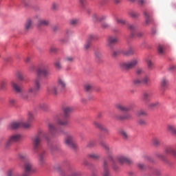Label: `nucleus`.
<instances>
[{
	"instance_id": "1",
	"label": "nucleus",
	"mask_w": 176,
	"mask_h": 176,
	"mask_svg": "<svg viewBox=\"0 0 176 176\" xmlns=\"http://www.w3.org/2000/svg\"><path fill=\"white\" fill-rule=\"evenodd\" d=\"M12 88L16 94H19V98L23 101H31L32 96H35L42 87V79L41 77H36L34 80V86L29 87L25 92H23V89L16 82H11Z\"/></svg>"
},
{
	"instance_id": "2",
	"label": "nucleus",
	"mask_w": 176,
	"mask_h": 176,
	"mask_svg": "<svg viewBox=\"0 0 176 176\" xmlns=\"http://www.w3.org/2000/svg\"><path fill=\"white\" fill-rule=\"evenodd\" d=\"M42 138L47 140L46 133H44L42 131H39L37 135L32 138L33 148L35 151H38L42 148Z\"/></svg>"
},
{
	"instance_id": "3",
	"label": "nucleus",
	"mask_w": 176,
	"mask_h": 176,
	"mask_svg": "<svg viewBox=\"0 0 176 176\" xmlns=\"http://www.w3.org/2000/svg\"><path fill=\"white\" fill-rule=\"evenodd\" d=\"M47 68H49L47 65L45 63H41L40 65H38L36 72L37 75H38V76H41V75H42V76H43L44 78H49V76H50V72H49Z\"/></svg>"
},
{
	"instance_id": "4",
	"label": "nucleus",
	"mask_w": 176,
	"mask_h": 176,
	"mask_svg": "<svg viewBox=\"0 0 176 176\" xmlns=\"http://www.w3.org/2000/svg\"><path fill=\"white\" fill-rule=\"evenodd\" d=\"M138 63H140V59L134 58L129 62L121 63L120 65L122 69H131L135 67H137V65H138Z\"/></svg>"
},
{
	"instance_id": "5",
	"label": "nucleus",
	"mask_w": 176,
	"mask_h": 176,
	"mask_svg": "<svg viewBox=\"0 0 176 176\" xmlns=\"http://www.w3.org/2000/svg\"><path fill=\"white\" fill-rule=\"evenodd\" d=\"M21 140V135L19 133L12 134L9 136L6 143V146H10L12 144H16V142H19Z\"/></svg>"
},
{
	"instance_id": "6",
	"label": "nucleus",
	"mask_w": 176,
	"mask_h": 176,
	"mask_svg": "<svg viewBox=\"0 0 176 176\" xmlns=\"http://www.w3.org/2000/svg\"><path fill=\"white\" fill-rule=\"evenodd\" d=\"M30 123H24L23 122H13L9 124L8 129L10 130H16V129H20V127H23V129H30Z\"/></svg>"
},
{
	"instance_id": "7",
	"label": "nucleus",
	"mask_w": 176,
	"mask_h": 176,
	"mask_svg": "<svg viewBox=\"0 0 176 176\" xmlns=\"http://www.w3.org/2000/svg\"><path fill=\"white\" fill-rule=\"evenodd\" d=\"M34 171V165L31 161H27L24 163L23 173L21 176H29Z\"/></svg>"
},
{
	"instance_id": "8",
	"label": "nucleus",
	"mask_w": 176,
	"mask_h": 176,
	"mask_svg": "<svg viewBox=\"0 0 176 176\" xmlns=\"http://www.w3.org/2000/svg\"><path fill=\"white\" fill-rule=\"evenodd\" d=\"M48 130L51 135H61L64 134V130L63 129H56V126L52 123L48 124Z\"/></svg>"
},
{
	"instance_id": "9",
	"label": "nucleus",
	"mask_w": 176,
	"mask_h": 176,
	"mask_svg": "<svg viewBox=\"0 0 176 176\" xmlns=\"http://www.w3.org/2000/svg\"><path fill=\"white\" fill-rule=\"evenodd\" d=\"M74 140V135L69 134L65 138V145H67V146H69V148H72V149H76V148H78V146L76 145V144H75Z\"/></svg>"
},
{
	"instance_id": "10",
	"label": "nucleus",
	"mask_w": 176,
	"mask_h": 176,
	"mask_svg": "<svg viewBox=\"0 0 176 176\" xmlns=\"http://www.w3.org/2000/svg\"><path fill=\"white\" fill-rule=\"evenodd\" d=\"M47 94L49 96H58V86L56 85H49L46 88Z\"/></svg>"
},
{
	"instance_id": "11",
	"label": "nucleus",
	"mask_w": 176,
	"mask_h": 176,
	"mask_svg": "<svg viewBox=\"0 0 176 176\" xmlns=\"http://www.w3.org/2000/svg\"><path fill=\"white\" fill-rule=\"evenodd\" d=\"M116 160L120 164H131L133 163V161L130 158L122 155H118L116 157Z\"/></svg>"
},
{
	"instance_id": "12",
	"label": "nucleus",
	"mask_w": 176,
	"mask_h": 176,
	"mask_svg": "<svg viewBox=\"0 0 176 176\" xmlns=\"http://www.w3.org/2000/svg\"><path fill=\"white\" fill-rule=\"evenodd\" d=\"M119 42V38L116 36H109L107 38V46L109 49H113V45Z\"/></svg>"
},
{
	"instance_id": "13",
	"label": "nucleus",
	"mask_w": 176,
	"mask_h": 176,
	"mask_svg": "<svg viewBox=\"0 0 176 176\" xmlns=\"http://www.w3.org/2000/svg\"><path fill=\"white\" fill-rule=\"evenodd\" d=\"M102 169L103 176H111V173H109V164L108 163V160L105 158L102 160Z\"/></svg>"
},
{
	"instance_id": "14",
	"label": "nucleus",
	"mask_w": 176,
	"mask_h": 176,
	"mask_svg": "<svg viewBox=\"0 0 176 176\" xmlns=\"http://www.w3.org/2000/svg\"><path fill=\"white\" fill-rule=\"evenodd\" d=\"M55 170H56V171H58L59 173L60 176H80V175H82L80 172H78V171H72L69 175H67V173L64 170H61L60 166H56L55 168Z\"/></svg>"
},
{
	"instance_id": "15",
	"label": "nucleus",
	"mask_w": 176,
	"mask_h": 176,
	"mask_svg": "<svg viewBox=\"0 0 176 176\" xmlns=\"http://www.w3.org/2000/svg\"><path fill=\"white\" fill-rule=\"evenodd\" d=\"M153 97V92L151 91H144L142 94V100L144 102H149L152 98Z\"/></svg>"
},
{
	"instance_id": "16",
	"label": "nucleus",
	"mask_w": 176,
	"mask_h": 176,
	"mask_svg": "<svg viewBox=\"0 0 176 176\" xmlns=\"http://www.w3.org/2000/svg\"><path fill=\"white\" fill-rule=\"evenodd\" d=\"M116 108L118 111H121V112H129L131 109V106H124L120 103H118L116 104Z\"/></svg>"
},
{
	"instance_id": "17",
	"label": "nucleus",
	"mask_w": 176,
	"mask_h": 176,
	"mask_svg": "<svg viewBox=\"0 0 176 176\" xmlns=\"http://www.w3.org/2000/svg\"><path fill=\"white\" fill-rule=\"evenodd\" d=\"M165 156L173 155L174 157H176V150L173 147H166L164 150Z\"/></svg>"
},
{
	"instance_id": "18",
	"label": "nucleus",
	"mask_w": 176,
	"mask_h": 176,
	"mask_svg": "<svg viewBox=\"0 0 176 176\" xmlns=\"http://www.w3.org/2000/svg\"><path fill=\"white\" fill-rule=\"evenodd\" d=\"M17 157L19 160H21V162H29L30 161V157H28V154L25 153H19L17 155Z\"/></svg>"
},
{
	"instance_id": "19",
	"label": "nucleus",
	"mask_w": 176,
	"mask_h": 176,
	"mask_svg": "<svg viewBox=\"0 0 176 176\" xmlns=\"http://www.w3.org/2000/svg\"><path fill=\"white\" fill-rule=\"evenodd\" d=\"M112 118L117 120H129V119H131V114L126 113L124 116H112Z\"/></svg>"
},
{
	"instance_id": "20",
	"label": "nucleus",
	"mask_w": 176,
	"mask_h": 176,
	"mask_svg": "<svg viewBox=\"0 0 176 176\" xmlns=\"http://www.w3.org/2000/svg\"><path fill=\"white\" fill-rule=\"evenodd\" d=\"M72 112H74V108L72 107L65 106L63 107V113L65 118H67V116H69V114L72 113Z\"/></svg>"
},
{
	"instance_id": "21",
	"label": "nucleus",
	"mask_w": 176,
	"mask_h": 176,
	"mask_svg": "<svg viewBox=\"0 0 176 176\" xmlns=\"http://www.w3.org/2000/svg\"><path fill=\"white\" fill-rule=\"evenodd\" d=\"M118 134L123 138V140H127L130 137V134L124 129H120L118 131Z\"/></svg>"
},
{
	"instance_id": "22",
	"label": "nucleus",
	"mask_w": 176,
	"mask_h": 176,
	"mask_svg": "<svg viewBox=\"0 0 176 176\" xmlns=\"http://www.w3.org/2000/svg\"><path fill=\"white\" fill-rule=\"evenodd\" d=\"M107 160L108 162L112 163V167L114 171H118V170L119 169V166H118V165L115 164V160L113 159V157H112V155H109L107 157Z\"/></svg>"
},
{
	"instance_id": "23",
	"label": "nucleus",
	"mask_w": 176,
	"mask_h": 176,
	"mask_svg": "<svg viewBox=\"0 0 176 176\" xmlns=\"http://www.w3.org/2000/svg\"><path fill=\"white\" fill-rule=\"evenodd\" d=\"M45 157H46V154L45 151L40 153L38 155V163L40 166H42L45 163Z\"/></svg>"
},
{
	"instance_id": "24",
	"label": "nucleus",
	"mask_w": 176,
	"mask_h": 176,
	"mask_svg": "<svg viewBox=\"0 0 176 176\" xmlns=\"http://www.w3.org/2000/svg\"><path fill=\"white\" fill-rule=\"evenodd\" d=\"M56 123L59 126H67L68 124V120L65 118H58Z\"/></svg>"
},
{
	"instance_id": "25",
	"label": "nucleus",
	"mask_w": 176,
	"mask_h": 176,
	"mask_svg": "<svg viewBox=\"0 0 176 176\" xmlns=\"http://www.w3.org/2000/svg\"><path fill=\"white\" fill-rule=\"evenodd\" d=\"M128 28H129V30H130L131 31V38H134L135 30H137V26H135V25H133V24H129L128 25Z\"/></svg>"
},
{
	"instance_id": "26",
	"label": "nucleus",
	"mask_w": 176,
	"mask_h": 176,
	"mask_svg": "<svg viewBox=\"0 0 176 176\" xmlns=\"http://www.w3.org/2000/svg\"><path fill=\"white\" fill-rule=\"evenodd\" d=\"M167 131L173 134V135H176V129L175 126L173 124H168L167 125Z\"/></svg>"
},
{
	"instance_id": "27",
	"label": "nucleus",
	"mask_w": 176,
	"mask_h": 176,
	"mask_svg": "<svg viewBox=\"0 0 176 176\" xmlns=\"http://www.w3.org/2000/svg\"><path fill=\"white\" fill-rule=\"evenodd\" d=\"M54 65L56 69H58V71L63 69V65H61V61L60 59H56L54 63Z\"/></svg>"
},
{
	"instance_id": "28",
	"label": "nucleus",
	"mask_w": 176,
	"mask_h": 176,
	"mask_svg": "<svg viewBox=\"0 0 176 176\" xmlns=\"http://www.w3.org/2000/svg\"><path fill=\"white\" fill-rule=\"evenodd\" d=\"M164 49H165L164 45H158L157 52H158V54H160V56H163L165 54L166 51Z\"/></svg>"
},
{
	"instance_id": "29",
	"label": "nucleus",
	"mask_w": 176,
	"mask_h": 176,
	"mask_svg": "<svg viewBox=\"0 0 176 176\" xmlns=\"http://www.w3.org/2000/svg\"><path fill=\"white\" fill-rule=\"evenodd\" d=\"M151 143L154 146H159V145H160V139H159V138L154 137L151 139Z\"/></svg>"
},
{
	"instance_id": "30",
	"label": "nucleus",
	"mask_w": 176,
	"mask_h": 176,
	"mask_svg": "<svg viewBox=\"0 0 176 176\" xmlns=\"http://www.w3.org/2000/svg\"><path fill=\"white\" fill-rule=\"evenodd\" d=\"M58 86H60V87H61V89H64L67 86V84L65 83V80L61 78H59L58 79Z\"/></svg>"
},
{
	"instance_id": "31",
	"label": "nucleus",
	"mask_w": 176,
	"mask_h": 176,
	"mask_svg": "<svg viewBox=\"0 0 176 176\" xmlns=\"http://www.w3.org/2000/svg\"><path fill=\"white\" fill-rule=\"evenodd\" d=\"M144 17H145V23L146 24H151L152 23V19L149 16V14L147 12H144Z\"/></svg>"
},
{
	"instance_id": "32",
	"label": "nucleus",
	"mask_w": 176,
	"mask_h": 176,
	"mask_svg": "<svg viewBox=\"0 0 176 176\" xmlns=\"http://www.w3.org/2000/svg\"><path fill=\"white\" fill-rule=\"evenodd\" d=\"M168 85V80L166 78H162L161 80V87L163 89V90H166V87H167Z\"/></svg>"
},
{
	"instance_id": "33",
	"label": "nucleus",
	"mask_w": 176,
	"mask_h": 176,
	"mask_svg": "<svg viewBox=\"0 0 176 176\" xmlns=\"http://www.w3.org/2000/svg\"><path fill=\"white\" fill-rule=\"evenodd\" d=\"M32 28V21L31 19H28L25 24V30H28Z\"/></svg>"
},
{
	"instance_id": "34",
	"label": "nucleus",
	"mask_w": 176,
	"mask_h": 176,
	"mask_svg": "<svg viewBox=\"0 0 176 176\" xmlns=\"http://www.w3.org/2000/svg\"><path fill=\"white\" fill-rule=\"evenodd\" d=\"M38 108L39 109H41V111H47L49 109V105L46 103H40L38 104Z\"/></svg>"
},
{
	"instance_id": "35",
	"label": "nucleus",
	"mask_w": 176,
	"mask_h": 176,
	"mask_svg": "<svg viewBox=\"0 0 176 176\" xmlns=\"http://www.w3.org/2000/svg\"><path fill=\"white\" fill-rule=\"evenodd\" d=\"M49 21L46 19H39L38 21V25H49Z\"/></svg>"
},
{
	"instance_id": "36",
	"label": "nucleus",
	"mask_w": 176,
	"mask_h": 176,
	"mask_svg": "<svg viewBox=\"0 0 176 176\" xmlns=\"http://www.w3.org/2000/svg\"><path fill=\"white\" fill-rule=\"evenodd\" d=\"M159 105H160L159 102H153L148 104V108H150L151 109H153L155 108H157Z\"/></svg>"
},
{
	"instance_id": "37",
	"label": "nucleus",
	"mask_w": 176,
	"mask_h": 176,
	"mask_svg": "<svg viewBox=\"0 0 176 176\" xmlns=\"http://www.w3.org/2000/svg\"><path fill=\"white\" fill-rule=\"evenodd\" d=\"M84 89L85 91L90 93V91H93V85L91 84H85Z\"/></svg>"
},
{
	"instance_id": "38",
	"label": "nucleus",
	"mask_w": 176,
	"mask_h": 176,
	"mask_svg": "<svg viewBox=\"0 0 176 176\" xmlns=\"http://www.w3.org/2000/svg\"><path fill=\"white\" fill-rule=\"evenodd\" d=\"M33 119H34V114L31 112H29L28 113V122H23V123H29L30 124V127H31V122H32Z\"/></svg>"
},
{
	"instance_id": "39",
	"label": "nucleus",
	"mask_w": 176,
	"mask_h": 176,
	"mask_svg": "<svg viewBox=\"0 0 176 176\" xmlns=\"http://www.w3.org/2000/svg\"><path fill=\"white\" fill-rule=\"evenodd\" d=\"M124 56H130L134 53V49L133 47H129L127 51L123 52Z\"/></svg>"
},
{
	"instance_id": "40",
	"label": "nucleus",
	"mask_w": 176,
	"mask_h": 176,
	"mask_svg": "<svg viewBox=\"0 0 176 176\" xmlns=\"http://www.w3.org/2000/svg\"><path fill=\"white\" fill-rule=\"evenodd\" d=\"M92 124L93 126H94V127H96V129H98L99 130H101V129H102V124H101L100 122H98V121H93L92 122Z\"/></svg>"
},
{
	"instance_id": "41",
	"label": "nucleus",
	"mask_w": 176,
	"mask_h": 176,
	"mask_svg": "<svg viewBox=\"0 0 176 176\" xmlns=\"http://www.w3.org/2000/svg\"><path fill=\"white\" fill-rule=\"evenodd\" d=\"M16 76L19 80L23 81L24 80V74L21 72H17L16 73Z\"/></svg>"
},
{
	"instance_id": "42",
	"label": "nucleus",
	"mask_w": 176,
	"mask_h": 176,
	"mask_svg": "<svg viewBox=\"0 0 176 176\" xmlns=\"http://www.w3.org/2000/svg\"><path fill=\"white\" fill-rule=\"evenodd\" d=\"M8 86V80H3L0 83V89L1 90H4V89H6V87Z\"/></svg>"
},
{
	"instance_id": "43",
	"label": "nucleus",
	"mask_w": 176,
	"mask_h": 176,
	"mask_svg": "<svg viewBox=\"0 0 176 176\" xmlns=\"http://www.w3.org/2000/svg\"><path fill=\"white\" fill-rule=\"evenodd\" d=\"M70 25H73V27H76L79 24V20L76 19H72L69 21Z\"/></svg>"
},
{
	"instance_id": "44",
	"label": "nucleus",
	"mask_w": 176,
	"mask_h": 176,
	"mask_svg": "<svg viewBox=\"0 0 176 176\" xmlns=\"http://www.w3.org/2000/svg\"><path fill=\"white\" fill-rule=\"evenodd\" d=\"M115 20L118 24H121V25H124L126 24V21L124 19H119L115 16Z\"/></svg>"
},
{
	"instance_id": "45",
	"label": "nucleus",
	"mask_w": 176,
	"mask_h": 176,
	"mask_svg": "<svg viewBox=\"0 0 176 176\" xmlns=\"http://www.w3.org/2000/svg\"><path fill=\"white\" fill-rule=\"evenodd\" d=\"M96 142L95 140H90L87 144V148H94L96 146Z\"/></svg>"
},
{
	"instance_id": "46",
	"label": "nucleus",
	"mask_w": 176,
	"mask_h": 176,
	"mask_svg": "<svg viewBox=\"0 0 176 176\" xmlns=\"http://www.w3.org/2000/svg\"><path fill=\"white\" fill-rule=\"evenodd\" d=\"M151 81V79L149 78V76H146L142 79V83L143 85H148L149 82Z\"/></svg>"
},
{
	"instance_id": "47",
	"label": "nucleus",
	"mask_w": 176,
	"mask_h": 176,
	"mask_svg": "<svg viewBox=\"0 0 176 176\" xmlns=\"http://www.w3.org/2000/svg\"><path fill=\"white\" fill-rule=\"evenodd\" d=\"M89 159H94V160H97V159H100V155L94 153H91L88 155Z\"/></svg>"
},
{
	"instance_id": "48",
	"label": "nucleus",
	"mask_w": 176,
	"mask_h": 176,
	"mask_svg": "<svg viewBox=\"0 0 176 176\" xmlns=\"http://www.w3.org/2000/svg\"><path fill=\"white\" fill-rule=\"evenodd\" d=\"M146 64L148 69H152V68H153V62L150 59L146 60Z\"/></svg>"
},
{
	"instance_id": "49",
	"label": "nucleus",
	"mask_w": 176,
	"mask_h": 176,
	"mask_svg": "<svg viewBox=\"0 0 176 176\" xmlns=\"http://www.w3.org/2000/svg\"><path fill=\"white\" fill-rule=\"evenodd\" d=\"M100 145L101 146H102V148H104L107 151V152H109V146H108V144L105 143V142H101Z\"/></svg>"
},
{
	"instance_id": "50",
	"label": "nucleus",
	"mask_w": 176,
	"mask_h": 176,
	"mask_svg": "<svg viewBox=\"0 0 176 176\" xmlns=\"http://www.w3.org/2000/svg\"><path fill=\"white\" fill-rule=\"evenodd\" d=\"M129 14H130L131 17H132L133 19H137V17H138V16H139L138 13H137L134 11H131L129 12Z\"/></svg>"
},
{
	"instance_id": "51",
	"label": "nucleus",
	"mask_w": 176,
	"mask_h": 176,
	"mask_svg": "<svg viewBox=\"0 0 176 176\" xmlns=\"http://www.w3.org/2000/svg\"><path fill=\"white\" fill-rule=\"evenodd\" d=\"M21 3L25 8H30V1L28 0H21Z\"/></svg>"
},
{
	"instance_id": "52",
	"label": "nucleus",
	"mask_w": 176,
	"mask_h": 176,
	"mask_svg": "<svg viewBox=\"0 0 176 176\" xmlns=\"http://www.w3.org/2000/svg\"><path fill=\"white\" fill-rule=\"evenodd\" d=\"M91 45V42L90 41H87L84 45L85 50H88L90 48V45Z\"/></svg>"
},
{
	"instance_id": "53",
	"label": "nucleus",
	"mask_w": 176,
	"mask_h": 176,
	"mask_svg": "<svg viewBox=\"0 0 176 176\" xmlns=\"http://www.w3.org/2000/svg\"><path fill=\"white\" fill-rule=\"evenodd\" d=\"M146 111L144 110H140L139 111H138V116H146Z\"/></svg>"
},
{
	"instance_id": "54",
	"label": "nucleus",
	"mask_w": 176,
	"mask_h": 176,
	"mask_svg": "<svg viewBox=\"0 0 176 176\" xmlns=\"http://www.w3.org/2000/svg\"><path fill=\"white\" fill-rule=\"evenodd\" d=\"M157 157H159L161 160H163L164 162H166V155H164L162 154H157Z\"/></svg>"
},
{
	"instance_id": "55",
	"label": "nucleus",
	"mask_w": 176,
	"mask_h": 176,
	"mask_svg": "<svg viewBox=\"0 0 176 176\" xmlns=\"http://www.w3.org/2000/svg\"><path fill=\"white\" fill-rule=\"evenodd\" d=\"M65 61H67V63H72L74 58L72 56H67L65 58Z\"/></svg>"
},
{
	"instance_id": "56",
	"label": "nucleus",
	"mask_w": 176,
	"mask_h": 176,
	"mask_svg": "<svg viewBox=\"0 0 176 176\" xmlns=\"http://www.w3.org/2000/svg\"><path fill=\"white\" fill-rule=\"evenodd\" d=\"M8 176H19V175L17 173H14L13 170H8Z\"/></svg>"
},
{
	"instance_id": "57",
	"label": "nucleus",
	"mask_w": 176,
	"mask_h": 176,
	"mask_svg": "<svg viewBox=\"0 0 176 176\" xmlns=\"http://www.w3.org/2000/svg\"><path fill=\"white\" fill-rule=\"evenodd\" d=\"M99 16L98 14H92V20L94 21H98V19H99Z\"/></svg>"
},
{
	"instance_id": "58",
	"label": "nucleus",
	"mask_w": 176,
	"mask_h": 176,
	"mask_svg": "<svg viewBox=\"0 0 176 176\" xmlns=\"http://www.w3.org/2000/svg\"><path fill=\"white\" fill-rule=\"evenodd\" d=\"M50 53H56L57 52V48L54 46H51L50 48Z\"/></svg>"
},
{
	"instance_id": "59",
	"label": "nucleus",
	"mask_w": 176,
	"mask_h": 176,
	"mask_svg": "<svg viewBox=\"0 0 176 176\" xmlns=\"http://www.w3.org/2000/svg\"><path fill=\"white\" fill-rule=\"evenodd\" d=\"M134 85H141L142 83V79H135L133 81Z\"/></svg>"
},
{
	"instance_id": "60",
	"label": "nucleus",
	"mask_w": 176,
	"mask_h": 176,
	"mask_svg": "<svg viewBox=\"0 0 176 176\" xmlns=\"http://www.w3.org/2000/svg\"><path fill=\"white\" fill-rule=\"evenodd\" d=\"M144 70L141 68H138L136 69V74L138 75H142V74H144Z\"/></svg>"
},
{
	"instance_id": "61",
	"label": "nucleus",
	"mask_w": 176,
	"mask_h": 176,
	"mask_svg": "<svg viewBox=\"0 0 176 176\" xmlns=\"http://www.w3.org/2000/svg\"><path fill=\"white\" fill-rule=\"evenodd\" d=\"M138 167L140 168V170H144L145 169V165L142 163L138 164Z\"/></svg>"
},
{
	"instance_id": "62",
	"label": "nucleus",
	"mask_w": 176,
	"mask_h": 176,
	"mask_svg": "<svg viewBox=\"0 0 176 176\" xmlns=\"http://www.w3.org/2000/svg\"><path fill=\"white\" fill-rule=\"evenodd\" d=\"M138 123L140 126H146V122L144 120H140L138 121Z\"/></svg>"
},
{
	"instance_id": "63",
	"label": "nucleus",
	"mask_w": 176,
	"mask_h": 176,
	"mask_svg": "<svg viewBox=\"0 0 176 176\" xmlns=\"http://www.w3.org/2000/svg\"><path fill=\"white\" fill-rule=\"evenodd\" d=\"M95 56L97 58H101L102 54H101V52H100L99 51H96L95 52Z\"/></svg>"
},
{
	"instance_id": "64",
	"label": "nucleus",
	"mask_w": 176,
	"mask_h": 176,
	"mask_svg": "<svg viewBox=\"0 0 176 176\" xmlns=\"http://www.w3.org/2000/svg\"><path fill=\"white\" fill-rule=\"evenodd\" d=\"M139 5H144L146 3V0H135Z\"/></svg>"
}]
</instances>
